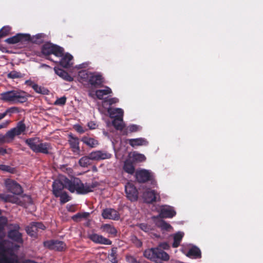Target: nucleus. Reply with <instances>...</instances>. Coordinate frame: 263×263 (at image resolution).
<instances>
[{"mask_svg": "<svg viewBox=\"0 0 263 263\" xmlns=\"http://www.w3.org/2000/svg\"><path fill=\"white\" fill-rule=\"evenodd\" d=\"M54 70L55 73L63 79L68 82L73 81V78L71 77L66 71L57 67L54 68Z\"/></svg>", "mask_w": 263, "mask_h": 263, "instance_id": "nucleus-24", "label": "nucleus"}, {"mask_svg": "<svg viewBox=\"0 0 263 263\" xmlns=\"http://www.w3.org/2000/svg\"><path fill=\"white\" fill-rule=\"evenodd\" d=\"M123 168L126 172L130 174H133L135 171V168L133 164L128 160L125 161Z\"/></svg>", "mask_w": 263, "mask_h": 263, "instance_id": "nucleus-32", "label": "nucleus"}, {"mask_svg": "<svg viewBox=\"0 0 263 263\" xmlns=\"http://www.w3.org/2000/svg\"><path fill=\"white\" fill-rule=\"evenodd\" d=\"M119 102V99L117 98H112L109 99H105L103 103L104 104L107 103L109 105H111L112 104H115Z\"/></svg>", "mask_w": 263, "mask_h": 263, "instance_id": "nucleus-41", "label": "nucleus"}, {"mask_svg": "<svg viewBox=\"0 0 263 263\" xmlns=\"http://www.w3.org/2000/svg\"><path fill=\"white\" fill-rule=\"evenodd\" d=\"M129 144L133 147L137 146L146 145L148 144L147 140L142 138L130 139L128 140Z\"/></svg>", "mask_w": 263, "mask_h": 263, "instance_id": "nucleus-25", "label": "nucleus"}, {"mask_svg": "<svg viewBox=\"0 0 263 263\" xmlns=\"http://www.w3.org/2000/svg\"><path fill=\"white\" fill-rule=\"evenodd\" d=\"M141 127L140 126L135 124L130 125L127 127V129L130 132H136L141 130Z\"/></svg>", "mask_w": 263, "mask_h": 263, "instance_id": "nucleus-40", "label": "nucleus"}, {"mask_svg": "<svg viewBox=\"0 0 263 263\" xmlns=\"http://www.w3.org/2000/svg\"><path fill=\"white\" fill-rule=\"evenodd\" d=\"M139 227L141 229H142L143 231H144L145 232H148L149 231V229L146 224L142 223V224H140Z\"/></svg>", "mask_w": 263, "mask_h": 263, "instance_id": "nucleus-53", "label": "nucleus"}, {"mask_svg": "<svg viewBox=\"0 0 263 263\" xmlns=\"http://www.w3.org/2000/svg\"><path fill=\"white\" fill-rule=\"evenodd\" d=\"M174 241L173 247L177 248L179 246L181 242V233L179 232L173 235Z\"/></svg>", "mask_w": 263, "mask_h": 263, "instance_id": "nucleus-35", "label": "nucleus"}, {"mask_svg": "<svg viewBox=\"0 0 263 263\" xmlns=\"http://www.w3.org/2000/svg\"><path fill=\"white\" fill-rule=\"evenodd\" d=\"M11 27L9 26H4L0 30V37L8 35L10 32Z\"/></svg>", "mask_w": 263, "mask_h": 263, "instance_id": "nucleus-37", "label": "nucleus"}, {"mask_svg": "<svg viewBox=\"0 0 263 263\" xmlns=\"http://www.w3.org/2000/svg\"><path fill=\"white\" fill-rule=\"evenodd\" d=\"M111 154L104 151H96L90 153V158L92 160L99 161L100 160L109 159Z\"/></svg>", "mask_w": 263, "mask_h": 263, "instance_id": "nucleus-14", "label": "nucleus"}, {"mask_svg": "<svg viewBox=\"0 0 263 263\" xmlns=\"http://www.w3.org/2000/svg\"><path fill=\"white\" fill-rule=\"evenodd\" d=\"M142 197L146 202L151 203L156 200L157 194L154 190L145 188L143 192Z\"/></svg>", "mask_w": 263, "mask_h": 263, "instance_id": "nucleus-16", "label": "nucleus"}, {"mask_svg": "<svg viewBox=\"0 0 263 263\" xmlns=\"http://www.w3.org/2000/svg\"><path fill=\"white\" fill-rule=\"evenodd\" d=\"M101 230L102 232L108 233L111 235L115 236L117 233V230L115 227L108 224L102 225L101 227Z\"/></svg>", "mask_w": 263, "mask_h": 263, "instance_id": "nucleus-28", "label": "nucleus"}, {"mask_svg": "<svg viewBox=\"0 0 263 263\" xmlns=\"http://www.w3.org/2000/svg\"><path fill=\"white\" fill-rule=\"evenodd\" d=\"M111 93V89L107 86H105L104 89H98L96 91V95L100 100L103 99L105 96L109 95Z\"/></svg>", "mask_w": 263, "mask_h": 263, "instance_id": "nucleus-27", "label": "nucleus"}, {"mask_svg": "<svg viewBox=\"0 0 263 263\" xmlns=\"http://www.w3.org/2000/svg\"><path fill=\"white\" fill-rule=\"evenodd\" d=\"M107 111L111 118L123 119L124 111L123 110L120 108H108Z\"/></svg>", "mask_w": 263, "mask_h": 263, "instance_id": "nucleus-20", "label": "nucleus"}, {"mask_svg": "<svg viewBox=\"0 0 263 263\" xmlns=\"http://www.w3.org/2000/svg\"><path fill=\"white\" fill-rule=\"evenodd\" d=\"M5 185L7 190L13 194L19 195L23 192L21 186L15 181L11 179H7L5 180Z\"/></svg>", "mask_w": 263, "mask_h": 263, "instance_id": "nucleus-9", "label": "nucleus"}, {"mask_svg": "<svg viewBox=\"0 0 263 263\" xmlns=\"http://www.w3.org/2000/svg\"><path fill=\"white\" fill-rule=\"evenodd\" d=\"M45 229V227L40 222H32L26 228V231L28 235L31 237H35L37 234Z\"/></svg>", "mask_w": 263, "mask_h": 263, "instance_id": "nucleus-11", "label": "nucleus"}, {"mask_svg": "<svg viewBox=\"0 0 263 263\" xmlns=\"http://www.w3.org/2000/svg\"><path fill=\"white\" fill-rule=\"evenodd\" d=\"M47 59H48V60H50L53 61L52 59H50V58H48Z\"/></svg>", "mask_w": 263, "mask_h": 263, "instance_id": "nucleus-61", "label": "nucleus"}, {"mask_svg": "<svg viewBox=\"0 0 263 263\" xmlns=\"http://www.w3.org/2000/svg\"><path fill=\"white\" fill-rule=\"evenodd\" d=\"M1 99L12 103L25 102L28 97V94L24 91L13 90L1 94Z\"/></svg>", "mask_w": 263, "mask_h": 263, "instance_id": "nucleus-3", "label": "nucleus"}, {"mask_svg": "<svg viewBox=\"0 0 263 263\" xmlns=\"http://www.w3.org/2000/svg\"><path fill=\"white\" fill-rule=\"evenodd\" d=\"M102 215L105 219L112 220H118L120 217L118 212L112 209H106L104 210Z\"/></svg>", "mask_w": 263, "mask_h": 263, "instance_id": "nucleus-17", "label": "nucleus"}, {"mask_svg": "<svg viewBox=\"0 0 263 263\" xmlns=\"http://www.w3.org/2000/svg\"><path fill=\"white\" fill-rule=\"evenodd\" d=\"M21 77V73L15 71H12L8 74V77L11 79L17 78Z\"/></svg>", "mask_w": 263, "mask_h": 263, "instance_id": "nucleus-42", "label": "nucleus"}, {"mask_svg": "<svg viewBox=\"0 0 263 263\" xmlns=\"http://www.w3.org/2000/svg\"><path fill=\"white\" fill-rule=\"evenodd\" d=\"M97 243H100V244H103V245H111V241L109 239L106 238L101 235V238H99L98 241H97Z\"/></svg>", "mask_w": 263, "mask_h": 263, "instance_id": "nucleus-38", "label": "nucleus"}, {"mask_svg": "<svg viewBox=\"0 0 263 263\" xmlns=\"http://www.w3.org/2000/svg\"><path fill=\"white\" fill-rule=\"evenodd\" d=\"M44 246L51 249L58 251H62L66 249V246L61 241L50 240L44 242Z\"/></svg>", "mask_w": 263, "mask_h": 263, "instance_id": "nucleus-13", "label": "nucleus"}, {"mask_svg": "<svg viewBox=\"0 0 263 263\" xmlns=\"http://www.w3.org/2000/svg\"><path fill=\"white\" fill-rule=\"evenodd\" d=\"M11 152V149L9 148L8 149L0 147V154L4 155L5 154H10Z\"/></svg>", "mask_w": 263, "mask_h": 263, "instance_id": "nucleus-50", "label": "nucleus"}, {"mask_svg": "<svg viewBox=\"0 0 263 263\" xmlns=\"http://www.w3.org/2000/svg\"><path fill=\"white\" fill-rule=\"evenodd\" d=\"M17 110V108H16V107H11V108L8 109V110H7L6 111H7V114L9 112H14L15 111H16Z\"/></svg>", "mask_w": 263, "mask_h": 263, "instance_id": "nucleus-55", "label": "nucleus"}, {"mask_svg": "<svg viewBox=\"0 0 263 263\" xmlns=\"http://www.w3.org/2000/svg\"><path fill=\"white\" fill-rule=\"evenodd\" d=\"M7 222V219L6 217H0V230L2 229Z\"/></svg>", "mask_w": 263, "mask_h": 263, "instance_id": "nucleus-47", "label": "nucleus"}, {"mask_svg": "<svg viewBox=\"0 0 263 263\" xmlns=\"http://www.w3.org/2000/svg\"><path fill=\"white\" fill-rule=\"evenodd\" d=\"M89 238L92 241H93L95 243H97V242L98 241L99 238H101V235L96 234V233H93V234L89 235Z\"/></svg>", "mask_w": 263, "mask_h": 263, "instance_id": "nucleus-43", "label": "nucleus"}, {"mask_svg": "<svg viewBox=\"0 0 263 263\" xmlns=\"http://www.w3.org/2000/svg\"><path fill=\"white\" fill-rule=\"evenodd\" d=\"M76 129L79 133H82L84 132V130L82 129V128L80 126H76Z\"/></svg>", "mask_w": 263, "mask_h": 263, "instance_id": "nucleus-56", "label": "nucleus"}, {"mask_svg": "<svg viewBox=\"0 0 263 263\" xmlns=\"http://www.w3.org/2000/svg\"><path fill=\"white\" fill-rule=\"evenodd\" d=\"M109 260L114 263H115L117 262V260L116 258V255L115 253L114 252H112L109 256Z\"/></svg>", "mask_w": 263, "mask_h": 263, "instance_id": "nucleus-51", "label": "nucleus"}, {"mask_svg": "<svg viewBox=\"0 0 263 263\" xmlns=\"http://www.w3.org/2000/svg\"><path fill=\"white\" fill-rule=\"evenodd\" d=\"M6 115H7V111H5V112H3V113H1L0 114V120L4 118L6 116Z\"/></svg>", "mask_w": 263, "mask_h": 263, "instance_id": "nucleus-58", "label": "nucleus"}, {"mask_svg": "<svg viewBox=\"0 0 263 263\" xmlns=\"http://www.w3.org/2000/svg\"><path fill=\"white\" fill-rule=\"evenodd\" d=\"M0 200L5 202H10L13 203L18 204H21L20 199L14 195H7L5 194H0Z\"/></svg>", "mask_w": 263, "mask_h": 263, "instance_id": "nucleus-22", "label": "nucleus"}, {"mask_svg": "<svg viewBox=\"0 0 263 263\" xmlns=\"http://www.w3.org/2000/svg\"><path fill=\"white\" fill-rule=\"evenodd\" d=\"M30 39V36L27 34L18 33L16 35L7 39L5 42L8 44H13L20 42H23Z\"/></svg>", "mask_w": 263, "mask_h": 263, "instance_id": "nucleus-15", "label": "nucleus"}, {"mask_svg": "<svg viewBox=\"0 0 263 263\" xmlns=\"http://www.w3.org/2000/svg\"><path fill=\"white\" fill-rule=\"evenodd\" d=\"M130 157L134 162H143L146 160V157L143 154L138 153L135 152L132 153L130 155Z\"/></svg>", "mask_w": 263, "mask_h": 263, "instance_id": "nucleus-31", "label": "nucleus"}, {"mask_svg": "<svg viewBox=\"0 0 263 263\" xmlns=\"http://www.w3.org/2000/svg\"><path fill=\"white\" fill-rule=\"evenodd\" d=\"M64 188L68 189L71 193L76 192L79 194H85L92 192L94 186L87 184H84L77 178L69 180L65 177L61 176L52 184L53 193L54 196L59 195L60 193L63 192Z\"/></svg>", "mask_w": 263, "mask_h": 263, "instance_id": "nucleus-2", "label": "nucleus"}, {"mask_svg": "<svg viewBox=\"0 0 263 263\" xmlns=\"http://www.w3.org/2000/svg\"><path fill=\"white\" fill-rule=\"evenodd\" d=\"M63 48L50 43L44 44L42 48V52L43 54L46 56L53 54L56 57H61L63 54Z\"/></svg>", "mask_w": 263, "mask_h": 263, "instance_id": "nucleus-7", "label": "nucleus"}, {"mask_svg": "<svg viewBox=\"0 0 263 263\" xmlns=\"http://www.w3.org/2000/svg\"><path fill=\"white\" fill-rule=\"evenodd\" d=\"M127 198L130 201H136L138 198V192L132 182H128L125 186Z\"/></svg>", "mask_w": 263, "mask_h": 263, "instance_id": "nucleus-10", "label": "nucleus"}, {"mask_svg": "<svg viewBox=\"0 0 263 263\" xmlns=\"http://www.w3.org/2000/svg\"><path fill=\"white\" fill-rule=\"evenodd\" d=\"M112 125L119 130H122L124 127L123 119H114L112 121Z\"/></svg>", "mask_w": 263, "mask_h": 263, "instance_id": "nucleus-34", "label": "nucleus"}, {"mask_svg": "<svg viewBox=\"0 0 263 263\" xmlns=\"http://www.w3.org/2000/svg\"><path fill=\"white\" fill-rule=\"evenodd\" d=\"M8 237L19 245L10 247L11 243L6 240L0 239V263H19L17 256L13 253V249H17L23 244L22 234L16 230L8 232Z\"/></svg>", "mask_w": 263, "mask_h": 263, "instance_id": "nucleus-1", "label": "nucleus"}, {"mask_svg": "<svg viewBox=\"0 0 263 263\" xmlns=\"http://www.w3.org/2000/svg\"><path fill=\"white\" fill-rule=\"evenodd\" d=\"M68 141L73 152L77 155H80L79 139L76 137L69 135V139L68 140Z\"/></svg>", "mask_w": 263, "mask_h": 263, "instance_id": "nucleus-21", "label": "nucleus"}, {"mask_svg": "<svg viewBox=\"0 0 263 263\" xmlns=\"http://www.w3.org/2000/svg\"><path fill=\"white\" fill-rule=\"evenodd\" d=\"M89 215V213H83V214H77L76 215H75L73 217V218L74 219L75 218H79V217H87Z\"/></svg>", "mask_w": 263, "mask_h": 263, "instance_id": "nucleus-52", "label": "nucleus"}, {"mask_svg": "<svg viewBox=\"0 0 263 263\" xmlns=\"http://www.w3.org/2000/svg\"><path fill=\"white\" fill-rule=\"evenodd\" d=\"M27 83L34 89L36 92L43 95L48 94V90L45 88L39 86L37 84L31 81H27Z\"/></svg>", "mask_w": 263, "mask_h": 263, "instance_id": "nucleus-26", "label": "nucleus"}, {"mask_svg": "<svg viewBox=\"0 0 263 263\" xmlns=\"http://www.w3.org/2000/svg\"><path fill=\"white\" fill-rule=\"evenodd\" d=\"M0 170L11 173H13L14 172V168H11L8 165H6L4 164H0Z\"/></svg>", "mask_w": 263, "mask_h": 263, "instance_id": "nucleus-39", "label": "nucleus"}, {"mask_svg": "<svg viewBox=\"0 0 263 263\" xmlns=\"http://www.w3.org/2000/svg\"><path fill=\"white\" fill-rule=\"evenodd\" d=\"M66 101V98L65 97H61L57 99L54 104L58 105H63L65 104Z\"/></svg>", "mask_w": 263, "mask_h": 263, "instance_id": "nucleus-44", "label": "nucleus"}, {"mask_svg": "<svg viewBox=\"0 0 263 263\" xmlns=\"http://www.w3.org/2000/svg\"><path fill=\"white\" fill-rule=\"evenodd\" d=\"M82 141L91 147H95L98 145V141L93 138L85 137L82 139Z\"/></svg>", "mask_w": 263, "mask_h": 263, "instance_id": "nucleus-30", "label": "nucleus"}, {"mask_svg": "<svg viewBox=\"0 0 263 263\" xmlns=\"http://www.w3.org/2000/svg\"><path fill=\"white\" fill-rule=\"evenodd\" d=\"M60 57H62V59L60 62V65L65 68H67L70 66L72 64V56L69 54L66 53L63 54Z\"/></svg>", "mask_w": 263, "mask_h": 263, "instance_id": "nucleus-23", "label": "nucleus"}, {"mask_svg": "<svg viewBox=\"0 0 263 263\" xmlns=\"http://www.w3.org/2000/svg\"><path fill=\"white\" fill-rule=\"evenodd\" d=\"M88 126L90 129H95L97 127L96 124L93 122H90L88 123Z\"/></svg>", "mask_w": 263, "mask_h": 263, "instance_id": "nucleus-54", "label": "nucleus"}, {"mask_svg": "<svg viewBox=\"0 0 263 263\" xmlns=\"http://www.w3.org/2000/svg\"><path fill=\"white\" fill-rule=\"evenodd\" d=\"M186 256L190 258L197 259L201 257L200 250L196 246L191 247L187 253L183 252Z\"/></svg>", "mask_w": 263, "mask_h": 263, "instance_id": "nucleus-19", "label": "nucleus"}, {"mask_svg": "<svg viewBox=\"0 0 263 263\" xmlns=\"http://www.w3.org/2000/svg\"><path fill=\"white\" fill-rule=\"evenodd\" d=\"M9 122L8 121L0 124V129L5 128L7 126Z\"/></svg>", "mask_w": 263, "mask_h": 263, "instance_id": "nucleus-57", "label": "nucleus"}, {"mask_svg": "<svg viewBox=\"0 0 263 263\" xmlns=\"http://www.w3.org/2000/svg\"><path fill=\"white\" fill-rule=\"evenodd\" d=\"M37 36H41V37H42V34H38V35H37Z\"/></svg>", "mask_w": 263, "mask_h": 263, "instance_id": "nucleus-60", "label": "nucleus"}, {"mask_svg": "<svg viewBox=\"0 0 263 263\" xmlns=\"http://www.w3.org/2000/svg\"><path fill=\"white\" fill-rule=\"evenodd\" d=\"M25 124L23 122H20L18 123L16 127L9 130L6 134L8 143L12 141L16 136L23 134L25 132Z\"/></svg>", "mask_w": 263, "mask_h": 263, "instance_id": "nucleus-8", "label": "nucleus"}, {"mask_svg": "<svg viewBox=\"0 0 263 263\" xmlns=\"http://www.w3.org/2000/svg\"><path fill=\"white\" fill-rule=\"evenodd\" d=\"M153 173L147 170L140 169L136 172V178L139 182H144L153 178Z\"/></svg>", "mask_w": 263, "mask_h": 263, "instance_id": "nucleus-12", "label": "nucleus"}, {"mask_svg": "<svg viewBox=\"0 0 263 263\" xmlns=\"http://www.w3.org/2000/svg\"><path fill=\"white\" fill-rule=\"evenodd\" d=\"M25 142L30 148L36 153H41L47 154L52 149L50 143L43 142L40 138L37 137L28 139L26 140Z\"/></svg>", "mask_w": 263, "mask_h": 263, "instance_id": "nucleus-4", "label": "nucleus"}, {"mask_svg": "<svg viewBox=\"0 0 263 263\" xmlns=\"http://www.w3.org/2000/svg\"><path fill=\"white\" fill-rule=\"evenodd\" d=\"M132 242L138 247L142 246V243L137 237L134 236L132 238Z\"/></svg>", "mask_w": 263, "mask_h": 263, "instance_id": "nucleus-45", "label": "nucleus"}, {"mask_svg": "<svg viewBox=\"0 0 263 263\" xmlns=\"http://www.w3.org/2000/svg\"><path fill=\"white\" fill-rule=\"evenodd\" d=\"M79 78L82 82H88L91 85H98L102 83V76L97 73L82 70L79 73Z\"/></svg>", "mask_w": 263, "mask_h": 263, "instance_id": "nucleus-6", "label": "nucleus"}, {"mask_svg": "<svg viewBox=\"0 0 263 263\" xmlns=\"http://www.w3.org/2000/svg\"><path fill=\"white\" fill-rule=\"evenodd\" d=\"M8 143V140L7 139L6 135L0 134V144Z\"/></svg>", "mask_w": 263, "mask_h": 263, "instance_id": "nucleus-49", "label": "nucleus"}, {"mask_svg": "<svg viewBox=\"0 0 263 263\" xmlns=\"http://www.w3.org/2000/svg\"><path fill=\"white\" fill-rule=\"evenodd\" d=\"M126 260L128 263H138L136 259L131 255H127Z\"/></svg>", "mask_w": 263, "mask_h": 263, "instance_id": "nucleus-48", "label": "nucleus"}, {"mask_svg": "<svg viewBox=\"0 0 263 263\" xmlns=\"http://www.w3.org/2000/svg\"><path fill=\"white\" fill-rule=\"evenodd\" d=\"M59 194V195L55 196L60 197V200L62 203H66L70 200V197L66 192H63Z\"/></svg>", "mask_w": 263, "mask_h": 263, "instance_id": "nucleus-36", "label": "nucleus"}, {"mask_svg": "<svg viewBox=\"0 0 263 263\" xmlns=\"http://www.w3.org/2000/svg\"><path fill=\"white\" fill-rule=\"evenodd\" d=\"M157 248H159L160 250H168L170 248V245L167 242H162Z\"/></svg>", "mask_w": 263, "mask_h": 263, "instance_id": "nucleus-46", "label": "nucleus"}, {"mask_svg": "<svg viewBox=\"0 0 263 263\" xmlns=\"http://www.w3.org/2000/svg\"><path fill=\"white\" fill-rule=\"evenodd\" d=\"M43 67H49L48 66H47V65H45V64H44L42 65Z\"/></svg>", "mask_w": 263, "mask_h": 263, "instance_id": "nucleus-59", "label": "nucleus"}, {"mask_svg": "<svg viewBox=\"0 0 263 263\" xmlns=\"http://www.w3.org/2000/svg\"><path fill=\"white\" fill-rule=\"evenodd\" d=\"M143 255L145 258L156 262L158 259L167 261L170 259L168 254L162 250H160L159 248L146 249L144 251Z\"/></svg>", "mask_w": 263, "mask_h": 263, "instance_id": "nucleus-5", "label": "nucleus"}, {"mask_svg": "<svg viewBox=\"0 0 263 263\" xmlns=\"http://www.w3.org/2000/svg\"><path fill=\"white\" fill-rule=\"evenodd\" d=\"M90 154L88 156H85L81 158L79 161V164L82 167H87L90 164Z\"/></svg>", "mask_w": 263, "mask_h": 263, "instance_id": "nucleus-33", "label": "nucleus"}, {"mask_svg": "<svg viewBox=\"0 0 263 263\" xmlns=\"http://www.w3.org/2000/svg\"><path fill=\"white\" fill-rule=\"evenodd\" d=\"M176 212L173 208L164 205L161 207L160 215L163 218H171L175 215Z\"/></svg>", "mask_w": 263, "mask_h": 263, "instance_id": "nucleus-18", "label": "nucleus"}, {"mask_svg": "<svg viewBox=\"0 0 263 263\" xmlns=\"http://www.w3.org/2000/svg\"><path fill=\"white\" fill-rule=\"evenodd\" d=\"M157 226L160 228L161 230L164 231L170 232L172 230V226L168 223L163 220H158L156 222Z\"/></svg>", "mask_w": 263, "mask_h": 263, "instance_id": "nucleus-29", "label": "nucleus"}]
</instances>
